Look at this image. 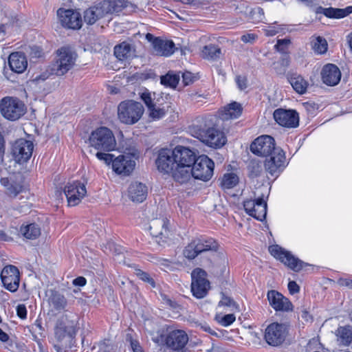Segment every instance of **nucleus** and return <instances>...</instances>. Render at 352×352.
Wrapping results in <instances>:
<instances>
[{"label": "nucleus", "mask_w": 352, "mask_h": 352, "mask_svg": "<svg viewBox=\"0 0 352 352\" xmlns=\"http://www.w3.org/2000/svg\"><path fill=\"white\" fill-rule=\"evenodd\" d=\"M311 45L313 50L318 54H324L328 49L326 39L320 36H313L311 38Z\"/></svg>", "instance_id": "nucleus-38"}, {"label": "nucleus", "mask_w": 352, "mask_h": 352, "mask_svg": "<svg viewBox=\"0 0 352 352\" xmlns=\"http://www.w3.org/2000/svg\"><path fill=\"white\" fill-rule=\"evenodd\" d=\"M270 157L265 162V170L272 175L279 173L285 167L286 157L284 151L278 148L270 153Z\"/></svg>", "instance_id": "nucleus-20"}, {"label": "nucleus", "mask_w": 352, "mask_h": 352, "mask_svg": "<svg viewBox=\"0 0 352 352\" xmlns=\"http://www.w3.org/2000/svg\"><path fill=\"white\" fill-rule=\"evenodd\" d=\"M77 332L76 324L72 322L71 324H67V337L71 338L69 340V347L72 348L75 344V340H74Z\"/></svg>", "instance_id": "nucleus-50"}, {"label": "nucleus", "mask_w": 352, "mask_h": 352, "mask_svg": "<svg viewBox=\"0 0 352 352\" xmlns=\"http://www.w3.org/2000/svg\"><path fill=\"white\" fill-rule=\"evenodd\" d=\"M131 345L133 352H142V347L137 341H131Z\"/></svg>", "instance_id": "nucleus-61"}, {"label": "nucleus", "mask_w": 352, "mask_h": 352, "mask_svg": "<svg viewBox=\"0 0 352 352\" xmlns=\"http://www.w3.org/2000/svg\"><path fill=\"white\" fill-rule=\"evenodd\" d=\"M173 152L176 163L173 179L181 184L185 183L189 180L188 170H190L193 162H195V153L190 148L183 146H177L173 149Z\"/></svg>", "instance_id": "nucleus-2"}, {"label": "nucleus", "mask_w": 352, "mask_h": 352, "mask_svg": "<svg viewBox=\"0 0 352 352\" xmlns=\"http://www.w3.org/2000/svg\"><path fill=\"white\" fill-rule=\"evenodd\" d=\"M8 64L12 71L17 74H22L28 67V60L24 53L15 52L10 54Z\"/></svg>", "instance_id": "nucleus-28"}, {"label": "nucleus", "mask_w": 352, "mask_h": 352, "mask_svg": "<svg viewBox=\"0 0 352 352\" xmlns=\"http://www.w3.org/2000/svg\"><path fill=\"white\" fill-rule=\"evenodd\" d=\"M241 105L236 102H233L221 111L219 116L221 120H228L239 118L241 115Z\"/></svg>", "instance_id": "nucleus-32"}, {"label": "nucleus", "mask_w": 352, "mask_h": 352, "mask_svg": "<svg viewBox=\"0 0 352 352\" xmlns=\"http://www.w3.org/2000/svg\"><path fill=\"white\" fill-rule=\"evenodd\" d=\"M320 76L324 84L332 87L339 83L342 74L338 66L328 63L323 66Z\"/></svg>", "instance_id": "nucleus-27"}, {"label": "nucleus", "mask_w": 352, "mask_h": 352, "mask_svg": "<svg viewBox=\"0 0 352 352\" xmlns=\"http://www.w3.org/2000/svg\"><path fill=\"white\" fill-rule=\"evenodd\" d=\"M169 221L166 218H157L150 222V232L159 244L165 243L170 235L168 228Z\"/></svg>", "instance_id": "nucleus-16"}, {"label": "nucleus", "mask_w": 352, "mask_h": 352, "mask_svg": "<svg viewBox=\"0 0 352 352\" xmlns=\"http://www.w3.org/2000/svg\"><path fill=\"white\" fill-rule=\"evenodd\" d=\"M284 30H285V28L282 25H268L263 29L265 34L267 36H275L276 34L283 32Z\"/></svg>", "instance_id": "nucleus-46"}, {"label": "nucleus", "mask_w": 352, "mask_h": 352, "mask_svg": "<svg viewBox=\"0 0 352 352\" xmlns=\"http://www.w3.org/2000/svg\"><path fill=\"white\" fill-rule=\"evenodd\" d=\"M289 82L293 89L299 94H303L307 91L308 82L300 75L294 74L288 78Z\"/></svg>", "instance_id": "nucleus-35"}, {"label": "nucleus", "mask_w": 352, "mask_h": 352, "mask_svg": "<svg viewBox=\"0 0 352 352\" xmlns=\"http://www.w3.org/2000/svg\"><path fill=\"white\" fill-rule=\"evenodd\" d=\"M179 80V76L177 74H167L166 76H162L161 82L164 85H168L172 87H175Z\"/></svg>", "instance_id": "nucleus-45"}, {"label": "nucleus", "mask_w": 352, "mask_h": 352, "mask_svg": "<svg viewBox=\"0 0 352 352\" xmlns=\"http://www.w3.org/2000/svg\"><path fill=\"white\" fill-rule=\"evenodd\" d=\"M129 197L133 202L141 203L147 196V187L138 182H132L128 190Z\"/></svg>", "instance_id": "nucleus-30"}, {"label": "nucleus", "mask_w": 352, "mask_h": 352, "mask_svg": "<svg viewBox=\"0 0 352 352\" xmlns=\"http://www.w3.org/2000/svg\"><path fill=\"white\" fill-rule=\"evenodd\" d=\"M276 148L274 138L270 135L259 136L250 145L251 151L259 156H267Z\"/></svg>", "instance_id": "nucleus-22"}, {"label": "nucleus", "mask_w": 352, "mask_h": 352, "mask_svg": "<svg viewBox=\"0 0 352 352\" xmlns=\"http://www.w3.org/2000/svg\"><path fill=\"white\" fill-rule=\"evenodd\" d=\"M66 317L62 316L57 319L54 324V338L52 339L56 352H65L66 348Z\"/></svg>", "instance_id": "nucleus-21"}, {"label": "nucleus", "mask_w": 352, "mask_h": 352, "mask_svg": "<svg viewBox=\"0 0 352 352\" xmlns=\"http://www.w3.org/2000/svg\"><path fill=\"white\" fill-rule=\"evenodd\" d=\"M239 183V177L234 173H225L221 179V187L226 189H231L235 187Z\"/></svg>", "instance_id": "nucleus-40"}, {"label": "nucleus", "mask_w": 352, "mask_h": 352, "mask_svg": "<svg viewBox=\"0 0 352 352\" xmlns=\"http://www.w3.org/2000/svg\"><path fill=\"white\" fill-rule=\"evenodd\" d=\"M87 195L85 185L80 182H74L67 186V206L79 204Z\"/></svg>", "instance_id": "nucleus-25"}, {"label": "nucleus", "mask_w": 352, "mask_h": 352, "mask_svg": "<svg viewBox=\"0 0 352 352\" xmlns=\"http://www.w3.org/2000/svg\"><path fill=\"white\" fill-rule=\"evenodd\" d=\"M189 131L193 137L213 148H220L227 142L224 132L216 127L208 126L202 118L189 127Z\"/></svg>", "instance_id": "nucleus-1"}, {"label": "nucleus", "mask_w": 352, "mask_h": 352, "mask_svg": "<svg viewBox=\"0 0 352 352\" xmlns=\"http://www.w3.org/2000/svg\"><path fill=\"white\" fill-rule=\"evenodd\" d=\"M251 16L254 23L262 21L265 18L264 11L260 7L255 8L251 11Z\"/></svg>", "instance_id": "nucleus-48"}, {"label": "nucleus", "mask_w": 352, "mask_h": 352, "mask_svg": "<svg viewBox=\"0 0 352 352\" xmlns=\"http://www.w3.org/2000/svg\"><path fill=\"white\" fill-rule=\"evenodd\" d=\"M152 45L157 55L169 56L175 51V44L172 41L155 38L152 41Z\"/></svg>", "instance_id": "nucleus-29"}, {"label": "nucleus", "mask_w": 352, "mask_h": 352, "mask_svg": "<svg viewBox=\"0 0 352 352\" xmlns=\"http://www.w3.org/2000/svg\"><path fill=\"white\" fill-rule=\"evenodd\" d=\"M218 306L219 307L223 306L228 307H234L235 303L230 298L223 296L221 300L219 301Z\"/></svg>", "instance_id": "nucleus-53"}, {"label": "nucleus", "mask_w": 352, "mask_h": 352, "mask_svg": "<svg viewBox=\"0 0 352 352\" xmlns=\"http://www.w3.org/2000/svg\"><path fill=\"white\" fill-rule=\"evenodd\" d=\"M191 292L197 298L206 296L210 288V283L206 279V273L200 268L195 269L191 273Z\"/></svg>", "instance_id": "nucleus-14"}, {"label": "nucleus", "mask_w": 352, "mask_h": 352, "mask_svg": "<svg viewBox=\"0 0 352 352\" xmlns=\"http://www.w3.org/2000/svg\"><path fill=\"white\" fill-rule=\"evenodd\" d=\"M301 318H303L305 321L309 322L312 320L311 316L307 310H302L301 312Z\"/></svg>", "instance_id": "nucleus-62"}, {"label": "nucleus", "mask_w": 352, "mask_h": 352, "mask_svg": "<svg viewBox=\"0 0 352 352\" xmlns=\"http://www.w3.org/2000/svg\"><path fill=\"white\" fill-rule=\"evenodd\" d=\"M96 157L100 161L103 162L106 165H111L113 168V161L116 157L114 155L108 153V152L98 151L96 153Z\"/></svg>", "instance_id": "nucleus-44"}, {"label": "nucleus", "mask_w": 352, "mask_h": 352, "mask_svg": "<svg viewBox=\"0 0 352 352\" xmlns=\"http://www.w3.org/2000/svg\"><path fill=\"white\" fill-rule=\"evenodd\" d=\"M298 3H303L308 7H311L315 4L316 0H296Z\"/></svg>", "instance_id": "nucleus-63"}, {"label": "nucleus", "mask_w": 352, "mask_h": 352, "mask_svg": "<svg viewBox=\"0 0 352 352\" xmlns=\"http://www.w3.org/2000/svg\"><path fill=\"white\" fill-rule=\"evenodd\" d=\"M288 330V325L285 323L272 322L266 327L264 338L268 344L278 346L285 341Z\"/></svg>", "instance_id": "nucleus-13"}, {"label": "nucleus", "mask_w": 352, "mask_h": 352, "mask_svg": "<svg viewBox=\"0 0 352 352\" xmlns=\"http://www.w3.org/2000/svg\"><path fill=\"white\" fill-rule=\"evenodd\" d=\"M19 233L26 239L34 240L41 235V228L35 223L21 225Z\"/></svg>", "instance_id": "nucleus-34"}, {"label": "nucleus", "mask_w": 352, "mask_h": 352, "mask_svg": "<svg viewBox=\"0 0 352 352\" xmlns=\"http://www.w3.org/2000/svg\"><path fill=\"white\" fill-rule=\"evenodd\" d=\"M183 81L186 85L192 82V76L190 72H185L182 75Z\"/></svg>", "instance_id": "nucleus-60"}, {"label": "nucleus", "mask_w": 352, "mask_h": 352, "mask_svg": "<svg viewBox=\"0 0 352 352\" xmlns=\"http://www.w3.org/2000/svg\"><path fill=\"white\" fill-rule=\"evenodd\" d=\"M327 17L331 19H342L352 13V6H349L345 8H329Z\"/></svg>", "instance_id": "nucleus-41"}, {"label": "nucleus", "mask_w": 352, "mask_h": 352, "mask_svg": "<svg viewBox=\"0 0 352 352\" xmlns=\"http://www.w3.org/2000/svg\"><path fill=\"white\" fill-rule=\"evenodd\" d=\"M76 54L67 48V71L72 67L76 59Z\"/></svg>", "instance_id": "nucleus-54"}, {"label": "nucleus", "mask_w": 352, "mask_h": 352, "mask_svg": "<svg viewBox=\"0 0 352 352\" xmlns=\"http://www.w3.org/2000/svg\"><path fill=\"white\" fill-rule=\"evenodd\" d=\"M52 69L57 76L66 74V47H61L57 50L56 62Z\"/></svg>", "instance_id": "nucleus-33"}, {"label": "nucleus", "mask_w": 352, "mask_h": 352, "mask_svg": "<svg viewBox=\"0 0 352 352\" xmlns=\"http://www.w3.org/2000/svg\"><path fill=\"white\" fill-rule=\"evenodd\" d=\"M217 243L212 238L198 237L195 238L185 248L184 255L188 259H193L199 254L217 249Z\"/></svg>", "instance_id": "nucleus-12"}, {"label": "nucleus", "mask_w": 352, "mask_h": 352, "mask_svg": "<svg viewBox=\"0 0 352 352\" xmlns=\"http://www.w3.org/2000/svg\"><path fill=\"white\" fill-rule=\"evenodd\" d=\"M329 8H322V6H319L316 10V14H322L325 16H327V12H328Z\"/></svg>", "instance_id": "nucleus-64"}, {"label": "nucleus", "mask_w": 352, "mask_h": 352, "mask_svg": "<svg viewBox=\"0 0 352 352\" xmlns=\"http://www.w3.org/2000/svg\"><path fill=\"white\" fill-rule=\"evenodd\" d=\"M155 163L160 172L166 174L170 173L173 177V173L176 169V163L174 160L173 150L168 148L161 149L159 151Z\"/></svg>", "instance_id": "nucleus-19"}, {"label": "nucleus", "mask_w": 352, "mask_h": 352, "mask_svg": "<svg viewBox=\"0 0 352 352\" xmlns=\"http://www.w3.org/2000/svg\"><path fill=\"white\" fill-rule=\"evenodd\" d=\"M288 289L292 294H296L299 292V286L295 281H289L288 283Z\"/></svg>", "instance_id": "nucleus-56"}, {"label": "nucleus", "mask_w": 352, "mask_h": 352, "mask_svg": "<svg viewBox=\"0 0 352 352\" xmlns=\"http://www.w3.org/2000/svg\"><path fill=\"white\" fill-rule=\"evenodd\" d=\"M256 38V36L254 34H247L243 35L241 36V39L244 43H252L255 41Z\"/></svg>", "instance_id": "nucleus-58"}, {"label": "nucleus", "mask_w": 352, "mask_h": 352, "mask_svg": "<svg viewBox=\"0 0 352 352\" xmlns=\"http://www.w3.org/2000/svg\"><path fill=\"white\" fill-rule=\"evenodd\" d=\"M290 44V40L284 38V39H278L275 45L276 49L278 52H284L287 48V47Z\"/></svg>", "instance_id": "nucleus-51"}, {"label": "nucleus", "mask_w": 352, "mask_h": 352, "mask_svg": "<svg viewBox=\"0 0 352 352\" xmlns=\"http://www.w3.org/2000/svg\"><path fill=\"white\" fill-rule=\"evenodd\" d=\"M215 320L221 326L228 327L235 321L236 317L233 314L223 315L217 313L215 316Z\"/></svg>", "instance_id": "nucleus-43"}, {"label": "nucleus", "mask_w": 352, "mask_h": 352, "mask_svg": "<svg viewBox=\"0 0 352 352\" xmlns=\"http://www.w3.org/2000/svg\"><path fill=\"white\" fill-rule=\"evenodd\" d=\"M89 144L98 151L110 152L116 148V140L113 132L102 126L93 131L89 138Z\"/></svg>", "instance_id": "nucleus-7"}, {"label": "nucleus", "mask_w": 352, "mask_h": 352, "mask_svg": "<svg viewBox=\"0 0 352 352\" xmlns=\"http://www.w3.org/2000/svg\"><path fill=\"white\" fill-rule=\"evenodd\" d=\"M57 23L54 25L56 31L61 32V29L66 28V9L60 8L57 10Z\"/></svg>", "instance_id": "nucleus-42"}, {"label": "nucleus", "mask_w": 352, "mask_h": 352, "mask_svg": "<svg viewBox=\"0 0 352 352\" xmlns=\"http://www.w3.org/2000/svg\"><path fill=\"white\" fill-rule=\"evenodd\" d=\"M214 164L207 155H201L195 159L190 170L189 179L193 177L195 179L204 182L209 181L214 172Z\"/></svg>", "instance_id": "nucleus-9"}, {"label": "nucleus", "mask_w": 352, "mask_h": 352, "mask_svg": "<svg viewBox=\"0 0 352 352\" xmlns=\"http://www.w3.org/2000/svg\"><path fill=\"white\" fill-rule=\"evenodd\" d=\"M338 342L343 346H349L352 343V329L349 327H340L336 331Z\"/></svg>", "instance_id": "nucleus-36"}, {"label": "nucleus", "mask_w": 352, "mask_h": 352, "mask_svg": "<svg viewBox=\"0 0 352 352\" xmlns=\"http://www.w3.org/2000/svg\"><path fill=\"white\" fill-rule=\"evenodd\" d=\"M0 112L6 119L15 121L25 113L26 107L19 98L6 96L0 100Z\"/></svg>", "instance_id": "nucleus-10"}, {"label": "nucleus", "mask_w": 352, "mask_h": 352, "mask_svg": "<svg viewBox=\"0 0 352 352\" xmlns=\"http://www.w3.org/2000/svg\"><path fill=\"white\" fill-rule=\"evenodd\" d=\"M33 150L34 144L32 141L21 138L14 143L12 153L14 160L17 163L22 164L30 159Z\"/></svg>", "instance_id": "nucleus-15"}, {"label": "nucleus", "mask_w": 352, "mask_h": 352, "mask_svg": "<svg viewBox=\"0 0 352 352\" xmlns=\"http://www.w3.org/2000/svg\"><path fill=\"white\" fill-rule=\"evenodd\" d=\"M82 25L81 14L77 10L67 9V28L78 30Z\"/></svg>", "instance_id": "nucleus-37"}, {"label": "nucleus", "mask_w": 352, "mask_h": 352, "mask_svg": "<svg viewBox=\"0 0 352 352\" xmlns=\"http://www.w3.org/2000/svg\"><path fill=\"white\" fill-rule=\"evenodd\" d=\"M141 99L146 104L148 116L153 120L163 118L168 111L170 102L155 92L151 93L148 90L144 91L140 95Z\"/></svg>", "instance_id": "nucleus-6"}, {"label": "nucleus", "mask_w": 352, "mask_h": 352, "mask_svg": "<svg viewBox=\"0 0 352 352\" xmlns=\"http://www.w3.org/2000/svg\"><path fill=\"white\" fill-rule=\"evenodd\" d=\"M338 283L341 286H345L352 289V279L340 278L338 280Z\"/></svg>", "instance_id": "nucleus-57"}, {"label": "nucleus", "mask_w": 352, "mask_h": 352, "mask_svg": "<svg viewBox=\"0 0 352 352\" xmlns=\"http://www.w3.org/2000/svg\"><path fill=\"white\" fill-rule=\"evenodd\" d=\"M135 274L141 280L150 284L152 286V287H155V283L154 280L150 276V275L148 273L143 272L142 270H141L140 269H136Z\"/></svg>", "instance_id": "nucleus-49"}, {"label": "nucleus", "mask_w": 352, "mask_h": 352, "mask_svg": "<svg viewBox=\"0 0 352 352\" xmlns=\"http://www.w3.org/2000/svg\"><path fill=\"white\" fill-rule=\"evenodd\" d=\"M122 146L123 154L117 156L113 164V171L118 175L129 176L134 170L139 152L133 142L128 140Z\"/></svg>", "instance_id": "nucleus-3"}, {"label": "nucleus", "mask_w": 352, "mask_h": 352, "mask_svg": "<svg viewBox=\"0 0 352 352\" xmlns=\"http://www.w3.org/2000/svg\"><path fill=\"white\" fill-rule=\"evenodd\" d=\"M114 55L119 60H128L135 56V50L130 43L122 42L115 46Z\"/></svg>", "instance_id": "nucleus-31"}, {"label": "nucleus", "mask_w": 352, "mask_h": 352, "mask_svg": "<svg viewBox=\"0 0 352 352\" xmlns=\"http://www.w3.org/2000/svg\"><path fill=\"white\" fill-rule=\"evenodd\" d=\"M188 342V336L181 329L170 331L165 339L166 344L174 351L182 349Z\"/></svg>", "instance_id": "nucleus-26"}, {"label": "nucleus", "mask_w": 352, "mask_h": 352, "mask_svg": "<svg viewBox=\"0 0 352 352\" xmlns=\"http://www.w3.org/2000/svg\"><path fill=\"white\" fill-rule=\"evenodd\" d=\"M125 6L124 0H103L85 11L84 20L87 24L93 25L108 14L120 12Z\"/></svg>", "instance_id": "nucleus-5"}, {"label": "nucleus", "mask_w": 352, "mask_h": 352, "mask_svg": "<svg viewBox=\"0 0 352 352\" xmlns=\"http://www.w3.org/2000/svg\"><path fill=\"white\" fill-rule=\"evenodd\" d=\"M16 315L21 319H25L27 318V309L24 304H19L16 308Z\"/></svg>", "instance_id": "nucleus-52"}, {"label": "nucleus", "mask_w": 352, "mask_h": 352, "mask_svg": "<svg viewBox=\"0 0 352 352\" xmlns=\"http://www.w3.org/2000/svg\"><path fill=\"white\" fill-rule=\"evenodd\" d=\"M267 298L270 306L276 311L288 312L293 310L294 307L291 301L277 291H269Z\"/></svg>", "instance_id": "nucleus-24"}, {"label": "nucleus", "mask_w": 352, "mask_h": 352, "mask_svg": "<svg viewBox=\"0 0 352 352\" xmlns=\"http://www.w3.org/2000/svg\"><path fill=\"white\" fill-rule=\"evenodd\" d=\"M275 121L280 126L295 128L298 126L299 116L294 110L277 109L273 113Z\"/></svg>", "instance_id": "nucleus-23"}, {"label": "nucleus", "mask_w": 352, "mask_h": 352, "mask_svg": "<svg viewBox=\"0 0 352 352\" xmlns=\"http://www.w3.org/2000/svg\"><path fill=\"white\" fill-rule=\"evenodd\" d=\"M243 208L247 214L256 219L261 221L265 219L267 215V202L263 197L245 201L243 202Z\"/></svg>", "instance_id": "nucleus-18"}, {"label": "nucleus", "mask_w": 352, "mask_h": 352, "mask_svg": "<svg viewBox=\"0 0 352 352\" xmlns=\"http://www.w3.org/2000/svg\"><path fill=\"white\" fill-rule=\"evenodd\" d=\"M87 280L83 276H78L73 280V285L78 287H83L86 285Z\"/></svg>", "instance_id": "nucleus-59"}, {"label": "nucleus", "mask_w": 352, "mask_h": 352, "mask_svg": "<svg viewBox=\"0 0 352 352\" xmlns=\"http://www.w3.org/2000/svg\"><path fill=\"white\" fill-rule=\"evenodd\" d=\"M236 82L241 90H243L247 87V79L243 76H237L236 78Z\"/></svg>", "instance_id": "nucleus-55"}, {"label": "nucleus", "mask_w": 352, "mask_h": 352, "mask_svg": "<svg viewBox=\"0 0 352 352\" xmlns=\"http://www.w3.org/2000/svg\"><path fill=\"white\" fill-rule=\"evenodd\" d=\"M269 252L276 259L295 272H299L307 265V263H304L278 245H270Z\"/></svg>", "instance_id": "nucleus-11"}, {"label": "nucleus", "mask_w": 352, "mask_h": 352, "mask_svg": "<svg viewBox=\"0 0 352 352\" xmlns=\"http://www.w3.org/2000/svg\"><path fill=\"white\" fill-rule=\"evenodd\" d=\"M221 53V49L217 45L210 44L203 47L201 54L204 58L214 60L220 57Z\"/></svg>", "instance_id": "nucleus-39"}, {"label": "nucleus", "mask_w": 352, "mask_h": 352, "mask_svg": "<svg viewBox=\"0 0 352 352\" xmlns=\"http://www.w3.org/2000/svg\"><path fill=\"white\" fill-rule=\"evenodd\" d=\"M1 279L3 287L10 292H15L19 287L20 273L14 265L4 267L1 272Z\"/></svg>", "instance_id": "nucleus-17"}, {"label": "nucleus", "mask_w": 352, "mask_h": 352, "mask_svg": "<svg viewBox=\"0 0 352 352\" xmlns=\"http://www.w3.org/2000/svg\"><path fill=\"white\" fill-rule=\"evenodd\" d=\"M144 107L138 102L126 100L120 103L118 107L119 120L126 124H133L138 122L144 113Z\"/></svg>", "instance_id": "nucleus-8"}, {"label": "nucleus", "mask_w": 352, "mask_h": 352, "mask_svg": "<svg viewBox=\"0 0 352 352\" xmlns=\"http://www.w3.org/2000/svg\"><path fill=\"white\" fill-rule=\"evenodd\" d=\"M249 170L252 177L258 176L263 170L262 163L252 160L249 165Z\"/></svg>", "instance_id": "nucleus-47"}, {"label": "nucleus", "mask_w": 352, "mask_h": 352, "mask_svg": "<svg viewBox=\"0 0 352 352\" xmlns=\"http://www.w3.org/2000/svg\"><path fill=\"white\" fill-rule=\"evenodd\" d=\"M4 140L0 133V182L5 187L8 195L16 197L24 190L23 177L21 174H12L8 177L7 168L3 164Z\"/></svg>", "instance_id": "nucleus-4"}]
</instances>
